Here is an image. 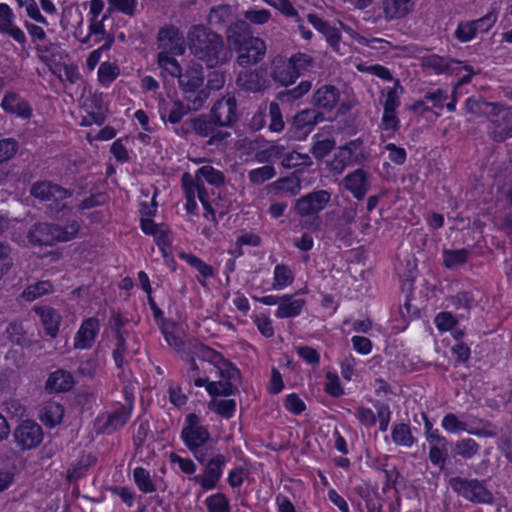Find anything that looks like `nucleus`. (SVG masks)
Here are the masks:
<instances>
[{
	"mask_svg": "<svg viewBox=\"0 0 512 512\" xmlns=\"http://www.w3.org/2000/svg\"><path fill=\"white\" fill-rule=\"evenodd\" d=\"M188 47L192 54L207 66L215 67L228 60V52L224 49L221 36L202 25L190 28L188 35Z\"/></svg>",
	"mask_w": 512,
	"mask_h": 512,
	"instance_id": "obj_1",
	"label": "nucleus"
},
{
	"mask_svg": "<svg viewBox=\"0 0 512 512\" xmlns=\"http://www.w3.org/2000/svg\"><path fill=\"white\" fill-rule=\"evenodd\" d=\"M228 40L238 53L237 63L241 67L255 65L265 56V42L261 38L250 34L249 25L246 21H237L229 27Z\"/></svg>",
	"mask_w": 512,
	"mask_h": 512,
	"instance_id": "obj_2",
	"label": "nucleus"
},
{
	"mask_svg": "<svg viewBox=\"0 0 512 512\" xmlns=\"http://www.w3.org/2000/svg\"><path fill=\"white\" fill-rule=\"evenodd\" d=\"M80 230L77 220H70L64 226L55 223L38 222L33 224L27 238L35 246H52L58 242H68L76 238Z\"/></svg>",
	"mask_w": 512,
	"mask_h": 512,
	"instance_id": "obj_3",
	"label": "nucleus"
},
{
	"mask_svg": "<svg viewBox=\"0 0 512 512\" xmlns=\"http://www.w3.org/2000/svg\"><path fill=\"white\" fill-rule=\"evenodd\" d=\"M180 438L195 459L204 463L208 455L205 446L211 440V435L208 428L201 424L200 418L195 413H189L185 416Z\"/></svg>",
	"mask_w": 512,
	"mask_h": 512,
	"instance_id": "obj_4",
	"label": "nucleus"
},
{
	"mask_svg": "<svg viewBox=\"0 0 512 512\" xmlns=\"http://www.w3.org/2000/svg\"><path fill=\"white\" fill-rule=\"evenodd\" d=\"M209 98L206 90H200L194 97L185 96L187 104L185 105L180 100H166L161 98L158 102V112L160 118L164 122H169L173 125L179 123L189 111L200 110Z\"/></svg>",
	"mask_w": 512,
	"mask_h": 512,
	"instance_id": "obj_5",
	"label": "nucleus"
},
{
	"mask_svg": "<svg viewBox=\"0 0 512 512\" xmlns=\"http://www.w3.org/2000/svg\"><path fill=\"white\" fill-rule=\"evenodd\" d=\"M449 485L455 493L472 503L491 505L494 502V496L484 481L457 476L449 480Z\"/></svg>",
	"mask_w": 512,
	"mask_h": 512,
	"instance_id": "obj_6",
	"label": "nucleus"
},
{
	"mask_svg": "<svg viewBox=\"0 0 512 512\" xmlns=\"http://www.w3.org/2000/svg\"><path fill=\"white\" fill-rule=\"evenodd\" d=\"M30 194L42 202H47L50 209L56 212L67 209L65 200L72 196L70 190L48 180L33 183L30 188Z\"/></svg>",
	"mask_w": 512,
	"mask_h": 512,
	"instance_id": "obj_7",
	"label": "nucleus"
},
{
	"mask_svg": "<svg viewBox=\"0 0 512 512\" xmlns=\"http://www.w3.org/2000/svg\"><path fill=\"white\" fill-rule=\"evenodd\" d=\"M362 146L363 141L360 138L340 146L328 164L330 172L341 175L347 167L358 164L363 158Z\"/></svg>",
	"mask_w": 512,
	"mask_h": 512,
	"instance_id": "obj_8",
	"label": "nucleus"
},
{
	"mask_svg": "<svg viewBox=\"0 0 512 512\" xmlns=\"http://www.w3.org/2000/svg\"><path fill=\"white\" fill-rule=\"evenodd\" d=\"M226 463L227 458L225 455L216 454L207 461L201 474L189 477V480L198 484L203 491L214 490L222 478Z\"/></svg>",
	"mask_w": 512,
	"mask_h": 512,
	"instance_id": "obj_9",
	"label": "nucleus"
},
{
	"mask_svg": "<svg viewBox=\"0 0 512 512\" xmlns=\"http://www.w3.org/2000/svg\"><path fill=\"white\" fill-rule=\"evenodd\" d=\"M182 187L184 190L186 205L185 209L188 213H194L197 209L198 199L207 212L213 214L212 207L207 202V191L202 182L190 173H184L181 178Z\"/></svg>",
	"mask_w": 512,
	"mask_h": 512,
	"instance_id": "obj_10",
	"label": "nucleus"
},
{
	"mask_svg": "<svg viewBox=\"0 0 512 512\" xmlns=\"http://www.w3.org/2000/svg\"><path fill=\"white\" fill-rule=\"evenodd\" d=\"M221 378L218 381H209L207 377H198L194 379V385L196 387L205 386L207 393L212 398H218L219 396L228 397L234 395L238 388L236 382L240 378V371L235 367V374H231V377L224 374H218Z\"/></svg>",
	"mask_w": 512,
	"mask_h": 512,
	"instance_id": "obj_11",
	"label": "nucleus"
},
{
	"mask_svg": "<svg viewBox=\"0 0 512 512\" xmlns=\"http://www.w3.org/2000/svg\"><path fill=\"white\" fill-rule=\"evenodd\" d=\"M157 44L158 55H182L185 52L183 35L174 26L164 27L159 30Z\"/></svg>",
	"mask_w": 512,
	"mask_h": 512,
	"instance_id": "obj_12",
	"label": "nucleus"
},
{
	"mask_svg": "<svg viewBox=\"0 0 512 512\" xmlns=\"http://www.w3.org/2000/svg\"><path fill=\"white\" fill-rule=\"evenodd\" d=\"M331 199V194L326 190H317L307 193L296 200L295 212L300 216H309L322 211Z\"/></svg>",
	"mask_w": 512,
	"mask_h": 512,
	"instance_id": "obj_13",
	"label": "nucleus"
},
{
	"mask_svg": "<svg viewBox=\"0 0 512 512\" xmlns=\"http://www.w3.org/2000/svg\"><path fill=\"white\" fill-rule=\"evenodd\" d=\"M345 190L350 192L357 200H362L371 187V175L363 168H357L349 172L340 184Z\"/></svg>",
	"mask_w": 512,
	"mask_h": 512,
	"instance_id": "obj_14",
	"label": "nucleus"
},
{
	"mask_svg": "<svg viewBox=\"0 0 512 512\" xmlns=\"http://www.w3.org/2000/svg\"><path fill=\"white\" fill-rule=\"evenodd\" d=\"M14 438L21 449H33L42 442L43 431L36 422L26 420L16 427Z\"/></svg>",
	"mask_w": 512,
	"mask_h": 512,
	"instance_id": "obj_15",
	"label": "nucleus"
},
{
	"mask_svg": "<svg viewBox=\"0 0 512 512\" xmlns=\"http://www.w3.org/2000/svg\"><path fill=\"white\" fill-rule=\"evenodd\" d=\"M441 426L449 433L467 432L468 434L479 437H494L496 435L491 424L485 423L482 428L472 427L459 420L453 413H448L443 417Z\"/></svg>",
	"mask_w": 512,
	"mask_h": 512,
	"instance_id": "obj_16",
	"label": "nucleus"
},
{
	"mask_svg": "<svg viewBox=\"0 0 512 512\" xmlns=\"http://www.w3.org/2000/svg\"><path fill=\"white\" fill-rule=\"evenodd\" d=\"M211 116L219 127L231 126L237 120V103L234 97H224L211 108Z\"/></svg>",
	"mask_w": 512,
	"mask_h": 512,
	"instance_id": "obj_17",
	"label": "nucleus"
},
{
	"mask_svg": "<svg viewBox=\"0 0 512 512\" xmlns=\"http://www.w3.org/2000/svg\"><path fill=\"white\" fill-rule=\"evenodd\" d=\"M100 331V323L97 318L90 317L82 321L73 339V347L79 350L92 348Z\"/></svg>",
	"mask_w": 512,
	"mask_h": 512,
	"instance_id": "obj_18",
	"label": "nucleus"
},
{
	"mask_svg": "<svg viewBox=\"0 0 512 512\" xmlns=\"http://www.w3.org/2000/svg\"><path fill=\"white\" fill-rule=\"evenodd\" d=\"M422 67L431 70L436 74L459 75L461 73L462 62L449 58L431 54L421 59Z\"/></svg>",
	"mask_w": 512,
	"mask_h": 512,
	"instance_id": "obj_19",
	"label": "nucleus"
},
{
	"mask_svg": "<svg viewBox=\"0 0 512 512\" xmlns=\"http://www.w3.org/2000/svg\"><path fill=\"white\" fill-rule=\"evenodd\" d=\"M195 353L199 359L212 364L218 374H224L228 377H231L230 373L235 374V366L216 350L200 344L196 346Z\"/></svg>",
	"mask_w": 512,
	"mask_h": 512,
	"instance_id": "obj_20",
	"label": "nucleus"
},
{
	"mask_svg": "<svg viewBox=\"0 0 512 512\" xmlns=\"http://www.w3.org/2000/svg\"><path fill=\"white\" fill-rule=\"evenodd\" d=\"M492 136L496 141H504L512 137V107L507 108L500 104L498 113L491 118Z\"/></svg>",
	"mask_w": 512,
	"mask_h": 512,
	"instance_id": "obj_21",
	"label": "nucleus"
},
{
	"mask_svg": "<svg viewBox=\"0 0 512 512\" xmlns=\"http://www.w3.org/2000/svg\"><path fill=\"white\" fill-rule=\"evenodd\" d=\"M178 84L185 96L194 97L200 90L204 82L203 68L200 65H193L181 72Z\"/></svg>",
	"mask_w": 512,
	"mask_h": 512,
	"instance_id": "obj_22",
	"label": "nucleus"
},
{
	"mask_svg": "<svg viewBox=\"0 0 512 512\" xmlns=\"http://www.w3.org/2000/svg\"><path fill=\"white\" fill-rule=\"evenodd\" d=\"M0 106L6 113L16 115L22 119H29L32 116L31 105L16 92H6Z\"/></svg>",
	"mask_w": 512,
	"mask_h": 512,
	"instance_id": "obj_23",
	"label": "nucleus"
},
{
	"mask_svg": "<svg viewBox=\"0 0 512 512\" xmlns=\"http://www.w3.org/2000/svg\"><path fill=\"white\" fill-rule=\"evenodd\" d=\"M307 20L318 32L324 35L326 41L336 53L345 54L341 49V35L337 28L330 26L328 22L316 14L309 13Z\"/></svg>",
	"mask_w": 512,
	"mask_h": 512,
	"instance_id": "obj_24",
	"label": "nucleus"
},
{
	"mask_svg": "<svg viewBox=\"0 0 512 512\" xmlns=\"http://www.w3.org/2000/svg\"><path fill=\"white\" fill-rule=\"evenodd\" d=\"M340 100V91L333 85H323L314 91L311 103L313 106L332 111L338 105Z\"/></svg>",
	"mask_w": 512,
	"mask_h": 512,
	"instance_id": "obj_25",
	"label": "nucleus"
},
{
	"mask_svg": "<svg viewBox=\"0 0 512 512\" xmlns=\"http://www.w3.org/2000/svg\"><path fill=\"white\" fill-rule=\"evenodd\" d=\"M34 311L40 317L46 334L55 338L58 335L59 326L62 321L60 313L48 306H35Z\"/></svg>",
	"mask_w": 512,
	"mask_h": 512,
	"instance_id": "obj_26",
	"label": "nucleus"
},
{
	"mask_svg": "<svg viewBox=\"0 0 512 512\" xmlns=\"http://www.w3.org/2000/svg\"><path fill=\"white\" fill-rule=\"evenodd\" d=\"M413 0H382L384 18L388 21L407 16L413 8Z\"/></svg>",
	"mask_w": 512,
	"mask_h": 512,
	"instance_id": "obj_27",
	"label": "nucleus"
},
{
	"mask_svg": "<svg viewBox=\"0 0 512 512\" xmlns=\"http://www.w3.org/2000/svg\"><path fill=\"white\" fill-rule=\"evenodd\" d=\"M305 303L304 299H296L293 295L285 294L281 296L275 316L279 319L295 318L301 314Z\"/></svg>",
	"mask_w": 512,
	"mask_h": 512,
	"instance_id": "obj_28",
	"label": "nucleus"
},
{
	"mask_svg": "<svg viewBox=\"0 0 512 512\" xmlns=\"http://www.w3.org/2000/svg\"><path fill=\"white\" fill-rule=\"evenodd\" d=\"M111 13L106 12L100 19H89V32L81 42L83 44H89L91 40L93 43H99L101 41L107 42L109 38H114L113 35L107 33L104 22L110 17Z\"/></svg>",
	"mask_w": 512,
	"mask_h": 512,
	"instance_id": "obj_29",
	"label": "nucleus"
},
{
	"mask_svg": "<svg viewBox=\"0 0 512 512\" xmlns=\"http://www.w3.org/2000/svg\"><path fill=\"white\" fill-rule=\"evenodd\" d=\"M194 125V133L200 137H210L213 139H222L223 135L218 131V124L210 115H200L192 118Z\"/></svg>",
	"mask_w": 512,
	"mask_h": 512,
	"instance_id": "obj_30",
	"label": "nucleus"
},
{
	"mask_svg": "<svg viewBox=\"0 0 512 512\" xmlns=\"http://www.w3.org/2000/svg\"><path fill=\"white\" fill-rule=\"evenodd\" d=\"M64 416L63 406L55 401L45 402L40 410V420L50 428H53L62 422Z\"/></svg>",
	"mask_w": 512,
	"mask_h": 512,
	"instance_id": "obj_31",
	"label": "nucleus"
},
{
	"mask_svg": "<svg viewBox=\"0 0 512 512\" xmlns=\"http://www.w3.org/2000/svg\"><path fill=\"white\" fill-rule=\"evenodd\" d=\"M72 375L65 370H56L51 373L46 381V390L49 392H65L73 387Z\"/></svg>",
	"mask_w": 512,
	"mask_h": 512,
	"instance_id": "obj_32",
	"label": "nucleus"
},
{
	"mask_svg": "<svg viewBox=\"0 0 512 512\" xmlns=\"http://www.w3.org/2000/svg\"><path fill=\"white\" fill-rule=\"evenodd\" d=\"M500 104L485 101L482 97H469L466 100V110L476 116L494 117L498 113Z\"/></svg>",
	"mask_w": 512,
	"mask_h": 512,
	"instance_id": "obj_33",
	"label": "nucleus"
},
{
	"mask_svg": "<svg viewBox=\"0 0 512 512\" xmlns=\"http://www.w3.org/2000/svg\"><path fill=\"white\" fill-rule=\"evenodd\" d=\"M237 86L247 92H259L264 88V80L257 71H243L236 79Z\"/></svg>",
	"mask_w": 512,
	"mask_h": 512,
	"instance_id": "obj_34",
	"label": "nucleus"
},
{
	"mask_svg": "<svg viewBox=\"0 0 512 512\" xmlns=\"http://www.w3.org/2000/svg\"><path fill=\"white\" fill-rule=\"evenodd\" d=\"M179 258L199 273L197 279L202 285L205 284L206 279L213 277L214 273L212 266L206 264L194 254L182 252L179 254Z\"/></svg>",
	"mask_w": 512,
	"mask_h": 512,
	"instance_id": "obj_35",
	"label": "nucleus"
},
{
	"mask_svg": "<svg viewBox=\"0 0 512 512\" xmlns=\"http://www.w3.org/2000/svg\"><path fill=\"white\" fill-rule=\"evenodd\" d=\"M324 120L321 112L315 109H304L298 112L293 119V125L297 130L311 129Z\"/></svg>",
	"mask_w": 512,
	"mask_h": 512,
	"instance_id": "obj_36",
	"label": "nucleus"
},
{
	"mask_svg": "<svg viewBox=\"0 0 512 512\" xmlns=\"http://www.w3.org/2000/svg\"><path fill=\"white\" fill-rule=\"evenodd\" d=\"M404 91L398 79L394 80V86L381 91L383 110L396 111L400 106V94Z\"/></svg>",
	"mask_w": 512,
	"mask_h": 512,
	"instance_id": "obj_37",
	"label": "nucleus"
},
{
	"mask_svg": "<svg viewBox=\"0 0 512 512\" xmlns=\"http://www.w3.org/2000/svg\"><path fill=\"white\" fill-rule=\"evenodd\" d=\"M391 438L397 446L406 448L413 446L416 442V438L413 436L410 426L405 423H397L392 426Z\"/></svg>",
	"mask_w": 512,
	"mask_h": 512,
	"instance_id": "obj_38",
	"label": "nucleus"
},
{
	"mask_svg": "<svg viewBox=\"0 0 512 512\" xmlns=\"http://www.w3.org/2000/svg\"><path fill=\"white\" fill-rule=\"evenodd\" d=\"M194 176L198 178L200 182L203 179L208 184L216 187L223 185L225 182L224 173L221 170L214 168L210 164L201 166L199 169H197Z\"/></svg>",
	"mask_w": 512,
	"mask_h": 512,
	"instance_id": "obj_39",
	"label": "nucleus"
},
{
	"mask_svg": "<svg viewBox=\"0 0 512 512\" xmlns=\"http://www.w3.org/2000/svg\"><path fill=\"white\" fill-rule=\"evenodd\" d=\"M294 281V273L288 265L277 264L273 272L272 289L282 290Z\"/></svg>",
	"mask_w": 512,
	"mask_h": 512,
	"instance_id": "obj_40",
	"label": "nucleus"
},
{
	"mask_svg": "<svg viewBox=\"0 0 512 512\" xmlns=\"http://www.w3.org/2000/svg\"><path fill=\"white\" fill-rule=\"evenodd\" d=\"M272 78L282 86H288L295 82L298 78L292 65L288 63L276 64L272 71Z\"/></svg>",
	"mask_w": 512,
	"mask_h": 512,
	"instance_id": "obj_41",
	"label": "nucleus"
},
{
	"mask_svg": "<svg viewBox=\"0 0 512 512\" xmlns=\"http://www.w3.org/2000/svg\"><path fill=\"white\" fill-rule=\"evenodd\" d=\"M204 505L208 512H230L229 498L222 492H216L206 497Z\"/></svg>",
	"mask_w": 512,
	"mask_h": 512,
	"instance_id": "obj_42",
	"label": "nucleus"
},
{
	"mask_svg": "<svg viewBox=\"0 0 512 512\" xmlns=\"http://www.w3.org/2000/svg\"><path fill=\"white\" fill-rule=\"evenodd\" d=\"M0 33L8 35L19 45L24 47L27 43V38L24 31L15 24V18H8L7 20L0 21Z\"/></svg>",
	"mask_w": 512,
	"mask_h": 512,
	"instance_id": "obj_43",
	"label": "nucleus"
},
{
	"mask_svg": "<svg viewBox=\"0 0 512 512\" xmlns=\"http://www.w3.org/2000/svg\"><path fill=\"white\" fill-rule=\"evenodd\" d=\"M132 403L117 408L108 416L106 426L108 429L117 430L122 427L130 418L132 412Z\"/></svg>",
	"mask_w": 512,
	"mask_h": 512,
	"instance_id": "obj_44",
	"label": "nucleus"
},
{
	"mask_svg": "<svg viewBox=\"0 0 512 512\" xmlns=\"http://www.w3.org/2000/svg\"><path fill=\"white\" fill-rule=\"evenodd\" d=\"M208 409L217 413L223 418L229 419L234 415L236 402L233 399L212 398L208 402Z\"/></svg>",
	"mask_w": 512,
	"mask_h": 512,
	"instance_id": "obj_45",
	"label": "nucleus"
},
{
	"mask_svg": "<svg viewBox=\"0 0 512 512\" xmlns=\"http://www.w3.org/2000/svg\"><path fill=\"white\" fill-rule=\"evenodd\" d=\"M53 292V285L49 281H38L28 285L22 292V298L27 301H34L46 294Z\"/></svg>",
	"mask_w": 512,
	"mask_h": 512,
	"instance_id": "obj_46",
	"label": "nucleus"
},
{
	"mask_svg": "<svg viewBox=\"0 0 512 512\" xmlns=\"http://www.w3.org/2000/svg\"><path fill=\"white\" fill-rule=\"evenodd\" d=\"M469 250L462 248L457 250H443V264L446 268L454 269L465 264L469 257Z\"/></svg>",
	"mask_w": 512,
	"mask_h": 512,
	"instance_id": "obj_47",
	"label": "nucleus"
},
{
	"mask_svg": "<svg viewBox=\"0 0 512 512\" xmlns=\"http://www.w3.org/2000/svg\"><path fill=\"white\" fill-rule=\"evenodd\" d=\"M176 55H157V62L161 69V74L178 78L182 72L179 62L175 59Z\"/></svg>",
	"mask_w": 512,
	"mask_h": 512,
	"instance_id": "obj_48",
	"label": "nucleus"
},
{
	"mask_svg": "<svg viewBox=\"0 0 512 512\" xmlns=\"http://www.w3.org/2000/svg\"><path fill=\"white\" fill-rule=\"evenodd\" d=\"M133 479L138 489L143 493H153L157 490L150 472L143 467H136L133 470Z\"/></svg>",
	"mask_w": 512,
	"mask_h": 512,
	"instance_id": "obj_49",
	"label": "nucleus"
},
{
	"mask_svg": "<svg viewBox=\"0 0 512 512\" xmlns=\"http://www.w3.org/2000/svg\"><path fill=\"white\" fill-rule=\"evenodd\" d=\"M269 188L285 192L290 196H295L301 191V182L296 177H284L271 183Z\"/></svg>",
	"mask_w": 512,
	"mask_h": 512,
	"instance_id": "obj_50",
	"label": "nucleus"
},
{
	"mask_svg": "<svg viewBox=\"0 0 512 512\" xmlns=\"http://www.w3.org/2000/svg\"><path fill=\"white\" fill-rule=\"evenodd\" d=\"M97 75L100 84L108 87L120 75V69L115 63L103 62L98 68Z\"/></svg>",
	"mask_w": 512,
	"mask_h": 512,
	"instance_id": "obj_51",
	"label": "nucleus"
},
{
	"mask_svg": "<svg viewBox=\"0 0 512 512\" xmlns=\"http://www.w3.org/2000/svg\"><path fill=\"white\" fill-rule=\"evenodd\" d=\"M289 62L292 65L294 71L297 73L298 77L312 69L315 65V61L312 56L301 52L292 55L289 59Z\"/></svg>",
	"mask_w": 512,
	"mask_h": 512,
	"instance_id": "obj_52",
	"label": "nucleus"
},
{
	"mask_svg": "<svg viewBox=\"0 0 512 512\" xmlns=\"http://www.w3.org/2000/svg\"><path fill=\"white\" fill-rule=\"evenodd\" d=\"M58 48V44L51 41L35 44V52L38 58L46 65L55 61Z\"/></svg>",
	"mask_w": 512,
	"mask_h": 512,
	"instance_id": "obj_53",
	"label": "nucleus"
},
{
	"mask_svg": "<svg viewBox=\"0 0 512 512\" xmlns=\"http://www.w3.org/2000/svg\"><path fill=\"white\" fill-rule=\"evenodd\" d=\"M234 13L232 6L228 4H220L212 7L209 13V22L212 25H221L229 21Z\"/></svg>",
	"mask_w": 512,
	"mask_h": 512,
	"instance_id": "obj_54",
	"label": "nucleus"
},
{
	"mask_svg": "<svg viewBox=\"0 0 512 512\" xmlns=\"http://www.w3.org/2000/svg\"><path fill=\"white\" fill-rule=\"evenodd\" d=\"M276 176V169L272 165H264L248 172V179L253 185H260Z\"/></svg>",
	"mask_w": 512,
	"mask_h": 512,
	"instance_id": "obj_55",
	"label": "nucleus"
},
{
	"mask_svg": "<svg viewBox=\"0 0 512 512\" xmlns=\"http://www.w3.org/2000/svg\"><path fill=\"white\" fill-rule=\"evenodd\" d=\"M108 13L120 12L126 16L133 17L137 12L138 0H107Z\"/></svg>",
	"mask_w": 512,
	"mask_h": 512,
	"instance_id": "obj_56",
	"label": "nucleus"
},
{
	"mask_svg": "<svg viewBox=\"0 0 512 512\" xmlns=\"http://www.w3.org/2000/svg\"><path fill=\"white\" fill-rule=\"evenodd\" d=\"M479 444L472 438L458 440L455 444V452L464 459H470L479 452Z\"/></svg>",
	"mask_w": 512,
	"mask_h": 512,
	"instance_id": "obj_57",
	"label": "nucleus"
},
{
	"mask_svg": "<svg viewBox=\"0 0 512 512\" xmlns=\"http://www.w3.org/2000/svg\"><path fill=\"white\" fill-rule=\"evenodd\" d=\"M127 332L116 329L115 348L113 350V358L117 367L121 368L124 363V357L127 351L126 344Z\"/></svg>",
	"mask_w": 512,
	"mask_h": 512,
	"instance_id": "obj_58",
	"label": "nucleus"
},
{
	"mask_svg": "<svg viewBox=\"0 0 512 512\" xmlns=\"http://www.w3.org/2000/svg\"><path fill=\"white\" fill-rule=\"evenodd\" d=\"M162 333L169 346L176 350H181L183 347V340L174 323L164 324L162 326Z\"/></svg>",
	"mask_w": 512,
	"mask_h": 512,
	"instance_id": "obj_59",
	"label": "nucleus"
},
{
	"mask_svg": "<svg viewBox=\"0 0 512 512\" xmlns=\"http://www.w3.org/2000/svg\"><path fill=\"white\" fill-rule=\"evenodd\" d=\"M281 163L285 168H295L300 165L309 166L312 164V161L308 154L292 151L285 154Z\"/></svg>",
	"mask_w": 512,
	"mask_h": 512,
	"instance_id": "obj_60",
	"label": "nucleus"
},
{
	"mask_svg": "<svg viewBox=\"0 0 512 512\" xmlns=\"http://www.w3.org/2000/svg\"><path fill=\"white\" fill-rule=\"evenodd\" d=\"M169 460L172 464H176L180 471L190 477L196 475L197 465L190 458H184L176 453H170Z\"/></svg>",
	"mask_w": 512,
	"mask_h": 512,
	"instance_id": "obj_61",
	"label": "nucleus"
},
{
	"mask_svg": "<svg viewBox=\"0 0 512 512\" xmlns=\"http://www.w3.org/2000/svg\"><path fill=\"white\" fill-rule=\"evenodd\" d=\"M285 156V147L281 144H273L267 149L260 151L256 154L259 162H270L280 159Z\"/></svg>",
	"mask_w": 512,
	"mask_h": 512,
	"instance_id": "obj_62",
	"label": "nucleus"
},
{
	"mask_svg": "<svg viewBox=\"0 0 512 512\" xmlns=\"http://www.w3.org/2000/svg\"><path fill=\"white\" fill-rule=\"evenodd\" d=\"M335 146L334 140L330 138H316L313 143L311 152L317 159H322L327 156Z\"/></svg>",
	"mask_w": 512,
	"mask_h": 512,
	"instance_id": "obj_63",
	"label": "nucleus"
},
{
	"mask_svg": "<svg viewBox=\"0 0 512 512\" xmlns=\"http://www.w3.org/2000/svg\"><path fill=\"white\" fill-rule=\"evenodd\" d=\"M358 215V204L355 202H349L344 206L338 214L339 224L342 226H349L355 222Z\"/></svg>",
	"mask_w": 512,
	"mask_h": 512,
	"instance_id": "obj_64",
	"label": "nucleus"
}]
</instances>
